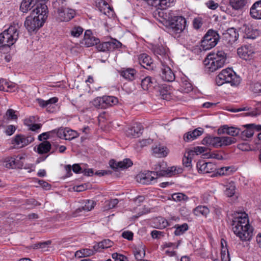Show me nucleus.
Segmentation results:
<instances>
[{
	"instance_id": "obj_1",
	"label": "nucleus",
	"mask_w": 261,
	"mask_h": 261,
	"mask_svg": "<svg viewBox=\"0 0 261 261\" xmlns=\"http://www.w3.org/2000/svg\"><path fill=\"white\" fill-rule=\"evenodd\" d=\"M231 225L233 232L242 241H249L252 239L254 229L249 224L246 213L235 214Z\"/></svg>"
},
{
	"instance_id": "obj_2",
	"label": "nucleus",
	"mask_w": 261,
	"mask_h": 261,
	"mask_svg": "<svg viewBox=\"0 0 261 261\" xmlns=\"http://www.w3.org/2000/svg\"><path fill=\"white\" fill-rule=\"evenodd\" d=\"M167 26L170 31L174 34H179L185 29L187 24L186 19L181 16H173L172 12L166 13L165 17Z\"/></svg>"
},
{
	"instance_id": "obj_3",
	"label": "nucleus",
	"mask_w": 261,
	"mask_h": 261,
	"mask_svg": "<svg viewBox=\"0 0 261 261\" xmlns=\"http://www.w3.org/2000/svg\"><path fill=\"white\" fill-rule=\"evenodd\" d=\"M18 28V24L14 23L1 33L0 44L9 47L13 45L19 37Z\"/></svg>"
},
{
	"instance_id": "obj_4",
	"label": "nucleus",
	"mask_w": 261,
	"mask_h": 261,
	"mask_svg": "<svg viewBox=\"0 0 261 261\" xmlns=\"http://www.w3.org/2000/svg\"><path fill=\"white\" fill-rule=\"evenodd\" d=\"M216 81L218 86L224 83H229L231 86H238L241 82V79L232 69L228 68L222 70L217 76Z\"/></svg>"
},
{
	"instance_id": "obj_5",
	"label": "nucleus",
	"mask_w": 261,
	"mask_h": 261,
	"mask_svg": "<svg viewBox=\"0 0 261 261\" xmlns=\"http://www.w3.org/2000/svg\"><path fill=\"white\" fill-rule=\"evenodd\" d=\"M236 142L237 139L233 137L227 136L212 137L208 136L203 139L202 144L218 148L230 145Z\"/></svg>"
},
{
	"instance_id": "obj_6",
	"label": "nucleus",
	"mask_w": 261,
	"mask_h": 261,
	"mask_svg": "<svg viewBox=\"0 0 261 261\" xmlns=\"http://www.w3.org/2000/svg\"><path fill=\"white\" fill-rule=\"evenodd\" d=\"M153 169V172L155 174V175L156 177L165 176H171L181 172V169H177L174 166L167 168L166 163L163 161L154 165Z\"/></svg>"
},
{
	"instance_id": "obj_7",
	"label": "nucleus",
	"mask_w": 261,
	"mask_h": 261,
	"mask_svg": "<svg viewBox=\"0 0 261 261\" xmlns=\"http://www.w3.org/2000/svg\"><path fill=\"white\" fill-rule=\"evenodd\" d=\"M219 39V35L216 31L209 30L201 40V46L203 50H209L216 45Z\"/></svg>"
},
{
	"instance_id": "obj_8",
	"label": "nucleus",
	"mask_w": 261,
	"mask_h": 261,
	"mask_svg": "<svg viewBox=\"0 0 261 261\" xmlns=\"http://www.w3.org/2000/svg\"><path fill=\"white\" fill-rule=\"evenodd\" d=\"M39 19L36 17V15H31L26 18L24 22V26L29 32H32L38 30L42 27L44 22L41 19Z\"/></svg>"
},
{
	"instance_id": "obj_9",
	"label": "nucleus",
	"mask_w": 261,
	"mask_h": 261,
	"mask_svg": "<svg viewBox=\"0 0 261 261\" xmlns=\"http://www.w3.org/2000/svg\"><path fill=\"white\" fill-rule=\"evenodd\" d=\"M203 64L208 72H213L223 67L220 61L217 60L211 55V53L207 55L203 61Z\"/></svg>"
},
{
	"instance_id": "obj_10",
	"label": "nucleus",
	"mask_w": 261,
	"mask_h": 261,
	"mask_svg": "<svg viewBox=\"0 0 261 261\" xmlns=\"http://www.w3.org/2000/svg\"><path fill=\"white\" fill-rule=\"evenodd\" d=\"M239 33L234 28L227 29L223 33L222 39L224 44L231 45L238 39Z\"/></svg>"
},
{
	"instance_id": "obj_11",
	"label": "nucleus",
	"mask_w": 261,
	"mask_h": 261,
	"mask_svg": "<svg viewBox=\"0 0 261 261\" xmlns=\"http://www.w3.org/2000/svg\"><path fill=\"white\" fill-rule=\"evenodd\" d=\"M196 167L199 173H210L213 174L217 170V166L212 162H205L199 161L197 163Z\"/></svg>"
},
{
	"instance_id": "obj_12",
	"label": "nucleus",
	"mask_w": 261,
	"mask_h": 261,
	"mask_svg": "<svg viewBox=\"0 0 261 261\" xmlns=\"http://www.w3.org/2000/svg\"><path fill=\"white\" fill-rule=\"evenodd\" d=\"M34 140V137L32 135L24 136L19 134L15 136L12 140V144L17 145L18 147L22 148Z\"/></svg>"
},
{
	"instance_id": "obj_13",
	"label": "nucleus",
	"mask_w": 261,
	"mask_h": 261,
	"mask_svg": "<svg viewBox=\"0 0 261 261\" xmlns=\"http://www.w3.org/2000/svg\"><path fill=\"white\" fill-rule=\"evenodd\" d=\"M161 73H160L161 79L164 81L168 82L174 81L175 76L172 69L163 62H161Z\"/></svg>"
},
{
	"instance_id": "obj_14",
	"label": "nucleus",
	"mask_w": 261,
	"mask_h": 261,
	"mask_svg": "<svg viewBox=\"0 0 261 261\" xmlns=\"http://www.w3.org/2000/svg\"><path fill=\"white\" fill-rule=\"evenodd\" d=\"M58 19L61 21H68L74 17L75 11L68 8L59 7L58 10Z\"/></svg>"
},
{
	"instance_id": "obj_15",
	"label": "nucleus",
	"mask_w": 261,
	"mask_h": 261,
	"mask_svg": "<svg viewBox=\"0 0 261 261\" xmlns=\"http://www.w3.org/2000/svg\"><path fill=\"white\" fill-rule=\"evenodd\" d=\"M47 7L45 4H39L37 5V7L34 9L31 14L36 15V17L39 19H41L43 22H44L47 17Z\"/></svg>"
},
{
	"instance_id": "obj_16",
	"label": "nucleus",
	"mask_w": 261,
	"mask_h": 261,
	"mask_svg": "<svg viewBox=\"0 0 261 261\" xmlns=\"http://www.w3.org/2000/svg\"><path fill=\"white\" fill-rule=\"evenodd\" d=\"M254 53V48L250 44L243 45L237 50L238 55L245 60H249Z\"/></svg>"
},
{
	"instance_id": "obj_17",
	"label": "nucleus",
	"mask_w": 261,
	"mask_h": 261,
	"mask_svg": "<svg viewBox=\"0 0 261 261\" xmlns=\"http://www.w3.org/2000/svg\"><path fill=\"white\" fill-rule=\"evenodd\" d=\"M99 39L92 35L91 30H86L82 43L86 47L94 46L99 43Z\"/></svg>"
},
{
	"instance_id": "obj_18",
	"label": "nucleus",
	"mask_w": 261,
	"mask_h": 261,
	"mask_svg": "<svg viewBox=\"0 0 261 261\" xmlns=\"http://www.w3.org/2000/svg\"><path fill=\"white\" fill-rule=\"evenodd\" d=\"M155 173L152 171H147L144 173L140 174L138 178L140 179V182L143 184H151L152 181H154L157 178Z\"/></svg>"
},
{
	"instance_id": "obj_19",
	"label": "nucleus",
	"mask_w": 261,
	"mask_h": 261,
	"mask_svg": "<svg viewBox=\"0 0 261 261\" xmlns=\"http://www.w3.org/2000/svg\"><path fill=\"white\" fill-rule=\"evenodd\" d=\"M139 62L142 67L148 70H152L154 63L151 58L146 54H143L139 57Z\"/></svg>"
},
{
	"instance_id": "obj_20",
	"label": "nucleus",
	"mask_w": 261,
	"mask_h": 261,
	"mask_svg": "<svg viewBox=\"0 0 261 261\" xmlns=\"http://www.w3.org/2000/svg\"><path fill=\"white\" fill-rule=\"evenodd\" d=\"M204 132V129L202 127H198L193 131H190L185 133L184 135V140L186 142H190L202 135Z\"/></svg>"
},
{
	"instance_id": "obj_21",
	"label": "nucleus",
	"mask_w": 261,
	"mask_h": 261,
	"mask_svg": "<svg viewBox=\"0 0 261 261\" xmlns=\"http://www.w3.org/2000/svg\"><path fill=\"white\" fill-rule=\"evenodd\" d=\"M240 132V128L233 126L229 127L227 125H223L218 129L219 134H226L233 137L239 135Z\"/></svg>"
},
{
	"instance_id": "obj_22",
	"label": "nucleus",
	"mask_w": 261,
	"mask_h": 261,
	"mask_svg": "<svg viewBox=\"0 0 261 261\" xmlns=\"http://www.w3.org/2000/svg\"><path fill=\"white\" fill-rule=\"evenodd\" d=\"M251 16L255 19H261V0L255 2L250 10Z\"/></svg>"
},
{
	"instance_id": "obj_23",
	"label": "nucleus",
	"mask_w": 261,
	"mask_h": 261,
	"mask_svg": "<svg viewBox=\"0 0 261 261\" xmlns=\"http://www.w3.org/2000/svg\"><path fill=\"white\" fill-rule=\"evenodd\" d=\"M36 0H22L20 6V10L23 13H27L37 5Z\"/></svg>"
},
{
	"instance_id": "obj_24",
	"label": "nucleus",
	"mask_w": 261,
	"mask_h": 261,
	"mask_svg": "<svg viewBox=\"0 0 261 261\" xmlns=\"http://www.w3.org/2000/svg\"><path fill=\"white\" fill-rule=\"evenodd\" d=\"M244 38L254 39L259 36V31L253 29L252 26H246L244 30Z\"/></svg>"
},
{
	"instance_id": "obj_25",
	"label": "nucleus",
	"mask_w": 261,
	"mask_h": 261,
	"mask_svg": "<svg viewBox=\"0 0 261 261\" xmlns=\"http://www.w3.org/2000/svg\"><path fill=\"white\" fill-rule=\"evenodd\" d=\"M211 55L217 60L220 61L223 66L226 64L227 54L223 50L218 49L216 53H211Z\"/></svg>"
},
{
	"instance_id": "obj_26",
	"label": "nucleus",
	"mask_w": 261,
	"mask_h": 261,
	"mask_svg": "<svg viewBox=\"0 0 261 261\" xmlns=\"http://www.w3.org/2000/svg\"><path fill=\"white\" fill-rule=\"evenodd\" d=\"M233 168L230 166L223 167L217 169L213 174H212V177L217 176L218 175L222 176L225 175H229L233 172Z\"/></svg>"
},
{
	"instance_id": "obj_27",
	"label": "nucleus",
	"mask_w": 261,
	"mask_h": 261,
	"mask_svg": "<svg viewBox=\"0 0 261 261\" xmlns=\"http://www.w3.org/2000/svg\"><path fill=\"white\" fill-rule=\"evenodd\" d=\"M153 153L158 158L166 156L168 153V150L166 147L159 145L152 148Z\"/></svg>"
},
{
	"instance_id": "obj_28",
	"label": "nucleus",
	"mask_w": 261,
	"mask_h": 261,
	"mask_svg": "<svg viewBox=\"0 0 261 261\" xmlns=\"http://www.w3.org/2000/svg\"><path fill=\"white\" fill-rule=\"evenodd\" d=\"M120 75L125 79L133 81L135 79L136 73V70L133 68H127L119 71Z\"/></svg>"
},
{
	"instance_id": "obj_29",
	"label": "nucleus",
	"mask_w": 261,
	"mask_h": 261,
	"mask_svg": "<svg viewBox=\"0 0 261 261\" xmlns=\"http://www.w3.org/2000/svg\"><path fill=\"white\" fill-rule=\"evenodd\" d=\"M51 149V144L49 142L44 141L39 144L37 152L39 154L46 153Z\"/></svg>"
},
{
	"instance_id": "obj_30",
	"label": "nucleus",
	"mask_w": 261,
	"mask_h": 261,
	"mask_svg": "<svg viewBox=\"0 0 261 261\" xmlns=\"http://www.w3.org/2000/svg\"><path fill=\"white\" fill-rule=\"evenodd\" d=\"M95 205V202L92 200H87L84 206L79 207L75 211L76 214H79L83 211L89 212L94 208Z\"/></svg>"
},
{
	"instance_id": "obj_31",
	"label": "nucleus",
	"mask_w": 261,
	"mask_h": 261,
	"mask_svg": "<svg viewBox=\"0 0 261 261\" xmlns=\"http://www.w3.org/2000/svg\"><path fill=\"white\" fill-rule=\"evenodd\" d=\"M154 224H155L154 227L163 229L169 225V222L164 218L162 217H158L154 219Z\"/></svg>"
},
{
	"instance_id": "obj_32",
	"label": "nucleus",
	"mask_w": 261,
	"mask_h": 261,
	"mask_svg": "<svg viewBox=\"0 0 261 261\" xmlns=\"http://www.w3.org/2000/svg\"><path fill=\"white\" fill-rule=\"evenodd\" d=\"M246 129L241 132V137L245 140L246 138L251 137L254 134L253 128L255 126L254 124H247L245 125Z\"/></svg>"
},
{
	"instance_id": "obj_33",
	"label": "nucleus",
	"mask_w": 261,
	"mask_h": 261,
	"mask_svg": "<svg viewBox=\"0 0 261 261\" xmlns=\"http://www.w3.org/2000/svg\"><path fill=\"white\" fill-rule=\"evenodd\" d=\"M142 89L144 90H148L149 88L152 87H154L156 85L152 80L150 76H146L141 81V84Z\"/></svg>"
},
{
	"instance_id": "obj_34",
	"label": "nucleus",
	"mask_w": 261,
	"mask_h": 261,
	"mask_svg": "<svg viewBox=\"0 0 261 261\" xmlns=\"http://www.w3.org/2000/svg\"><path fill=\"white\" fill-rule=\"evenodd\" d=\"M209 212V209L206 206L203 205L198 206L193 210V213L196 216H200L202 215L206 217Z\"/></svg>"
},
{
	"instance_id": "obj_35",
	"label": "nucleus",
	"mask_w": 261,
	"mask_h": 261,
	"mask_svg": "<svg viewBox=\"0 0 261 261\" xmlns=\"http://www.w3.org/2000/svg\"><path fill=\"white\" fill-rule=\"evenodd\" d=\"M207 148L205 147L196 146L192 148V149H189L187 151V153L188 155H198L200 153L207 152Z\"/></svg>"
},
{
	"instance_id": "obj_36",
	"label": "nucleus",
	"mask_w": 261,
	"mask_h": 261,
	"mask_svg": "<svg viewBox=\"0 0 261 261\" xmlns=\"http://www.w3.org/2000/svg\"><path fill=\"white\" fill-rule=\"evenodd\" d=\"M247 0H229V4L234 10L243 8L246 4Z\"/></svg>"
},
{
	"instance_id": "obj_37",
	"label": "nucleus",
	"mask_w": 261,
	"mask_h": 261,
	"mask_svg": "<svg viewBox=\"0 0 261 261\" xmlns=\"http://www.w3.org/2000/svg\"><path fill=\"white\" fill-rule=\"evenodd\" d=\"M108 51H113L122 46V43L115 39H111L110 41H107Z\"/></svg>"
},
{
	"instance_id": "obj_38",
	"label": "nucleus",
	"mask_w": 261,
	"mask_h": 261,
	"mask_svg": "<svg viewBox=\"0 0 261 261\" xmlns=\"http://www.w3.org/2000/svg\"><path fill=\"white\" fill-rule=\"evenodd\" d=\"M37 101L40 106L43 108H49L48 106H50L52 104H54L58 102V98L56 97H52L47 100H44L42 99H37Z\"/></svg>"
},
{
	"instance_id": "obj_39",
	"label": "nucleus",
	"mask_w": 261,
	"mask_h": 261,
	"mask_svg": "<svg viewBox=\"0 0 261 261\" xmlns=\"http://www.w3.org/2000/svg\"><path fill=\"white\" fill-rule=\"evenodd\" d=\"M103 99L105 105H106V109L117 104L118 102L117 98L114 96H104Z\"/></svg>"
},
{
	"instance_id": "obj_40",
	"label": "nucleus",
	"mask_w": 261,
	"mask_h": 261,
	"mask_svg": "<svg viewBox=\"0 0 261 261\" xmlns=\"http://www.w3.org/2000/svg\"><path fill=\"white\" fill-rule=\"evenodd\" d=\"M152 49L155 55L166 57L167 49L164 46L160 45H155Z\"/></svg>"
},
{
	"instance_id": "obj_41",
	"label": "nucleus",
	"mask_w": 261,
	"mask_h": 261,
	"mask_svg": "<svg viewBox=\"0 0 261 261\" xmlns=\"http://www.w3.org/2000/svg\"><path fill=\"white\" fill-rule=\"evenodd\" d=\"M181 90L185 93H188L193 89L192 84L187 80L186 77L181 79Z\"/></svg>"
},
{
	"instance_id": "obj_42",
	"label": "nucleus",
	"mask_w": 261,
	"mask_h": 261,
	"mask_svg": "<svg viewBox=\"0 0 261 261\" xmlns=\"http://www.w3.org/2000/svg\"><path fill=\"white\" fill-rule=\"evenodd\" d=\"M226 189L224 191L225 194L227 197H231L235 193L236 185L234 182L231 181L226 186Z\"/></svg>"
},
{
	"instance_id": "obj_43",
	"label": "nucleus",
	"mask_w": 261,
	"mask_h": 261,
	"mask_svg": "<svg viewBox=\"0 0 261 261\" xmlns=\"http://www.w3.org/2000/svg\"><path fill=\"white\" fill-rule=\"evenodd\" d=\"M174 227L176 228L174 231L175 236H180L183 234L189 228L187 223H184L182 225H176Z\"/></svg>"
},
{
	"instance_id": "obj_44",
	"label": "nucleus",
	"mask_w": 261,
	"mask_h": 261,
	"mask_svg": "<svg viewBox=\"0 0 261 261\" xmlns=\"http://www.w3.org/2000/svg\"><path fill=\"white\" fill-rule=\"evenodd\" d=\"M172 199L176 202L186 201L188 200V197L182 193H174L172 195Z\"/></svg>"
},
{
	"instance_id": "obj_45",
	"label": "nucleus",
	"mask_w": 261,
	"mask_h": 261,
	"mask_svg": "<svg viewBox=\"0 0 261 261\" xmlns=\"http://www.w3.org/2000/svg\"><path fill=\"white\" fill-rule=\"evenodd\" d=\"M79 136V134L75 130L66 128V140H71Z\"/></svg>"
},
{
	"instance_id": "obj_46",
	"label": "nucleus",
	"mask_w": 261,
	"mask_h": 261,
	"mask_svg": "<svg viewBox=\"0 0 261 261\" xmlns=\"http://www.w3.org/2000/svg\"><path fill=\"white\" fill-rule=\"evenodd\" d=\"M93 105L98 109H106V105L103 102L102 97H97L94 99L92 101Z\"/></svg>"
},
{
	"instance_id": "obj_47",
	"label": "nucleus",
	"mask_w": 261,
	"mask_h": 261,
	"mask_svg": "<svg viewBox=\"0 0 261 261\" xmlns=\"http://www.w3.org/2000/svg\"><path fill=\"white\" fill-rule=\"evenodd\" d=\"M133 162L129 159H125L122 161L119 162L120 170L127 168L133 165Z\"/></svg>"
},
{
	"instance_id": "obj_48",
	"label": "nucleus",
	"mask_w": 261,
	"mask_h": 261,
	"mask_svg": "<svg viewBox=\"0 0 261 261\" xmlns=\"http://www.w3.org/2000/svg\"><path fill=\"white\" fill-rule=\"evenodd\" d=\"M83 29L81 27H75L70 31V34L74 37H79L83 33Z\"/></svg>"
},
{
	"instance_id": "obj_49",
	"label": "nucleus",
	"mask_w": 261,
	"mask_h": 261,
	"mask_svg": "<svg viewBox=\"0 0 261 261\" xmlns=\"http://www.w3.org/2000/svg\"><path fill=\"white\" fill-rule=\"evenodd\" d=\"M142 126L140 124H136V126H133L130 129V134L134 137L138 136V134L141 133L142 130Z\"/></svg>"
},
{
	"instance_id": "obj_50",
	"label": "nucleus",
	"mask_w": 261,
	"mask_h": 261,
	"mask_svg": "<svg viewBox=\"0 0 261 261\" xmlns=\"http://www.w3.org/2000/svg\"><path fill=\"white\" fill-rule=\"evenodd\" d=\"M51 132L56 134L59 138L65 140L66 128L61 127L58 129H54Z\"/></svg>"
},
{
	"instance_id": "obj_51",
	"label": "nucleus",
	"mask_w": 261,
	"mask_h": 261,
	"mask_svg": "<svg viewBox=\"0 0 261 261\" xmlns=\"http://www.w3.org/2000/svg\"><path fill=\"white\" fill-rule=\"evenodd\" d=\"M17 166V161L14 158H10L8 159L6 161V165L5 166L7 168H14L16 167Z\"/></svg>"
},
{
	"instance_id": "obj_52",
	"label": "nucleus",
	"mask_w": 261,
	"mask_h": 261,
	"mask_svg": "<svg viewBox=\"0 0 261 261\" xmlns=\"http://www.w3.org/2000/svg\"><path fill=\"white\" fill-rule=\"evenodd\" d=\"M152 143V140L151 139H142V140L139 141L137 143V146L138 147H140L141 148L146 146L148 145L151 144Z\"/></svg>"
},
{
	"instance_id": "obj_53",
	"label": "nucleus",
	"mask_w": 261,
	"mask_h": 261,
	"mask_svg": "<svg viewBox=\"0 0 261 261\" xmlns=\"http://www.w3.org/2000/svg\"><path fill=\"white\" fill-rule=\"evenodd\" d=\"M145 254V252L144 250L136 249L134 252L135 256L138 261L142 260V259L144 257Z\"/></svg>"
},
{
	"instance_id": "obj_54",
	"label": "nucleus",
	"mask_w": 261,
	"mask_h": 261,
	"mask_svg": "<svg viewBox=\"0 0 261 261\" xmlns=\"http://www.w3.org/2000/svg\"><path fill=\"white\" fill-rule=\"evenodd\" d=\"M192 155H188V154L187 153V152L185 153L184 158L182 160L183 165L186 167H189L191 166V156Z\"/></svg>"
},
{
	"instance_id": "obj_55",
	"label": "nucleus",
	"mask_w": 261,
	"mask_h": 261,
	"mask_svg": "<svg viewBox=\"0 0 261 261\" xmlns=\"http://www.w3.org/2000/svg\"><path fill=\"white\" fill-rule=\"evenodd\" d=\"M114 261H128L127 258L124 255L117 253L112 254Z\"/></svg>"
},
{
	"instance_id": "obj_56",
	"label": "nucleus",
	"mask_w": 261,
	"mask_h": 261,
	"mask_svg": "<svg viewBox=\"0 0 261 261\" xmlns=\"http://www.w3.org/2000/svg\"><path fill=\"white\" fill-rule=\"evenodd\" d=\"M113 242L109 239L103 240L100 242V247L102 249L108 248L112 246Z\"/></svg>"
},
{
	"instance_id": "obj_57",
	"label": "nucleus",
	"mask_w": 261,
	"mask_h": 261,
	"mask_svg": "<svg viewBox=\"0 0 261 261\" xmlns=\"http://www.w3.org/2000/svg\"><path fill=\"white\" fill-rule=\"evenodd\" d=\"M96 47L98 51H108V46L107 42H102V43H99L96 44Z\"/></svg>"
},
{
	"instance_id": "obj_58",
	"label": "nucleus",
	"mask_w": 261,
	"mask_h": 261,
	"mask_svg": "<svg viewBox=\"0 0 261 261\" xmlns=\"http://www.w3.org/2000/svg\"><path fill=\"white\" fill-rule=\"evenodd\" d=\"M251 90L255 93H261V84L254 83L251 86Z\"/></svg>"
},
{
	"instance_id": "obj_59",
	"label": "nucleus",
	"mask_w": 261,
	"mask_h": 261,
	"mask_svg": "<svg viewBox=\"0 0 261 261\" xmlns=\"http://www.w3.org/2000/svg\"><path fill=\"white\" fill-rule=\"evenodd\" d=\"M206 6L212 10H215L218 7V4L213 0H210L205 3Z\"/></svg>"
},
{
	"instance_id": "obj_60",
	"label": "nucleus",
	"mask_w": 261,
	"mask_h": 261,
	"mask_svg": "<svg viewBox=\"0 0 261 261\" xmlns=\"http://www.w3.org/2000/svg\"><path fill=\"white\" fill-rule=\"evenodd\" d=\"M151 236L153 239H160L161 237L164 236V232L163 231L154 230L151 232Z\"/></svg>"
},
{
	"instance_id": "obj_61",
	"label": "nucleus",
	"mask_w": 261,
	"mask_h": 261,
	"mask_svg": "<svg viewBox=\"0 0 261 261\" xmlns=\"http://www.w3.org/2000/svg\"><path fill=\"white\" fill-rule=\"evenodd\" d=\"M118 200L116 198L112 199L108 201L107 207L108 209H112L114 208L116 205L118 203Z\"/></svg>"
},
{
	"instance_id": "obj_62",
	"label": "nucleus",
	"mask_w": 261,
	"mask_h": 261,
	"mask_svg": "<svg viewBox=\"0 0 261 261\" xmlns=\"http://www.w3.org/2000/svg\"><path fill=\"white\" fill-rule=\"evenodd\" d=\"M50 241H47L44 242L39 243L38 244H35L33 246H32V248L33 249L36 248H43L46 247V246L50 244Z\"/></svg>"
},
{
	"instance_id": "obj_63",
	"label": "nucleus",
	"mask_w": 261,
	"mask_h": 261,
	"mask_svg": "<svg viewBox=\"0 0 261 261\" xmlns=\"http://www.w3.org/2000/svg\"><path fill=\"white\" fill-rule=\"evenodd\" d=\"M9 86V83L3 79L0 80V90L8 91L6 87Z\"/></svg>"
},
{
	"instance_id": "obj_64",
	"label": "nucleus",
	"mask_w": 261,
	"mask_h": 261,
	"mask_svg": "<svg viewBox=\"0 0 261 261\" xmlns=\"http://www.w3.org/2000/svg\"><path fill=\"white\" fill-rule=\"evenodd\" d=\"M122 236L123 238L130 241L133 239V233L129 231H124L122 234Z\"/></svg>"
}]
</instances>
